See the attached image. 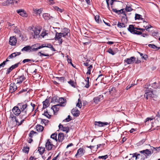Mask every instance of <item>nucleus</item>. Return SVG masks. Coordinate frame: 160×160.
Returning a JSON list of instances; mask_svg holds the SVG:
<instances>
[{
  "label": "nucleus",
  "mask_w": 160,
  "mask_h": 160,
  "mask_svg": "<svg viewBox=\"0 0 160 160\" xmlns=\"http://www.w3.org/2000/svg\"><path fill=\"white\" fill-rule=\"evenodd\" d=\"M36 130L38 132H41L43 131V127L40 125H38L36 126Z\"/></svg>",
  "instance_id": "nucleus-29"
},
{
  "label": "nucleus",
  "mask_w": 160,
  "mask_h": 160,
  "mask_svg": "<svg viewBox=\"0 0 160 160\" xmlns=\"http://www.w3.org/2000/svg\"><path fill=\"white\" fill-rule=\"evenodd\" d=\"M17 12L22 16L26 17L27 14L25 11L23 10L19 9L17 10Z\"/></svg>",
  "instance_id": "nucleus-17"
},
{
  "label": "nucleus",
  "mask_w": 160,
  "mask_h": 160,
  "mask_svg": "<svg viewBox=\"0 0 160 160\" xmlns=\"http://www.w3.org/2000/svg\"><path fill=\"white\" fill-rule=\"evenodd\" d=\"M139 152L142 153L143 154L141 155L140 154L135 153L133 154L132 157H135L136 159L140 158V160H145V159L148 158V156L152 153L148 149L140 151Z\"/></svg>",
  "instance_id": "nucleus-1"
},
{
  "label": "nucleus",
  "mask_w": 160,
  "mask_h": 160,
  "mask_svg": "<svg viewBox=\"0 0 160 160\" xmlns=\"http://www.w3.org/2000/svg\"><path fill=\"white\" fill-rule=\"evenodd\" d=\"M146 140V139H143L141 141H140V142H139L138 143H137V145L138 146H140L142 145L144 142H145Z\"/></svg>",
  "instance_id": "nucleus-48"
},
{
  "label": "nucleus",
  "mask_w": 160,
  "mask_h": 160,
  "mask_svg": "<svg viewBox=\"0 0 160 160\" xmlns=\"http://www.w3.org/2000/svg\"><path fill=\"white\" fill-rule=\"evenodd\" d=\"M71 118V117L69 115L68 116V117L67 118H66V119L63 120V121H66L67 122H68L72 119Z\"/></svg>",
  "instance_id": "nucleus-46"
},
{
  "label": "nucleus",
  "mask_w": 160,
  "mask_h": 160,
  "mask_svg": "<svg viewBox=\"0 0 160 160\" xmlns=\"http://www.w3.org/2000/svg\"><path fill=\"white\" fill-rule=\"evenodd\" d=\"M70 32V30L67 28H64L62 31L61 34H62V37H65L67 36H68L69 33Z\"/></svg>",
  "instance_id": "nucleus-10"
},
{
  "label": "nucleus",
  "mask_w": 160,
  "mask_h": 160,
  "mask_svg": "<svg viewBox=\"0 0 160 160\" xmlns=\"http://www.w3.org/2000/svg\"><path fill=\"white\" fill-rule=\"evenodd\" d=\"M62 36V34L61 32L58 33V32H56L54 39L55 40H59V39H61Z\"/></svg>",
  "instance_id": "nucleus-25"
},
{
  "label": "nucleus",
  "mask_w": 160,
  "mask_h": 160,
  "mask_svg": "<svg viewBox=\"0 0 160 160\" xmlns=\"http://www.w3.org/2000/svg\"><path fill=\"white\" fill-rule=\"evenodd\" d=\"M58 127L60 130L64 132H66L67 133L68 132L69 130V128L68 127H63L61 124H59Z\"/></svg>",
  "instance_id": "nucleus-11"
},
{
  "label": "nucleus",
  "mask_w": 160,
  "mask_h": 160,
  "mask_svg": "<svg viewBox=\"0 0 160 160\" xmlns=\"http://www.w3.org/2000/svg\"><path fill=\"white\" fill-rule=\"evenodd\" d=\"M16 38L14 36L10 37L9 41V44L12 46L14 45L17 43Z\"/></svg>",
  "instance_id": "nucleus-12"
},
{
  "label": "nucleus",
  "mask_w": 160,
  "mask_h": 160,
  "mask_svg": "<svg viewBox=\"0 0 160 160\" xmlns=\"http://www.w3.org/2000/svg\"><path fill=\"white\" fill-rule=\"evenodd\" d=\"M90 62V60H87L83 64L84 66L86 67H89L91 64L89 63V62Z\"/></svg>",
  "instance_id": "nucleus-44"
},
{
  "label": "nucleus",
  "mask_w": 160,
  "mask_h": 160,
  "mask_svg": "<svg viewBox=\"0 0 160 160\" xmlns=\"http://www.w3.org/2000/svg\"><path fill=\"white\" fill-rule=\"evenodd\" d=\"M42 115H44L48 118L51 117V115L48 113L47 111H45L44 113L42 114Z\"/></svg>",
  "instance_id": "nucleus-42"
},
{
  "label": "nucleus",
  "mask_w": 160,
  "mask_h": 160,
  "mask_svg": "<svg viewBox=\"0 0 160 160\" xmlns=\"http://www.w3.org/2000/svg\"><path fill=\"white\" fill-rule=\"evenodd\" d=\"M40 119L41 120V123L42 124L44 123L45 125L47 124L49 122V121L48 120H46L42 118H40Z\"/></svg>",
  "instance_id": "nucleus-38"
},
{
  "label": "nucleus",
  "mask_w": 160,
  "mask_h": 160,
  "mask_svg": "<svg viewBox=\"0 0 160 160\" xmlns=\"http://www.w3.org/2000/svg\"><path fill=\"white\" fill-rule=\"evenodd\" d=\"M134 27V25H130L129 26V27L128 28V30L131 33L137 34L138 35H141L142 33L141 31H138Z\"/></svg>",
  "instance_id": "nucleus-3"
},
{
  "label": "nucleus",
  "mask_w": 160,
  "mask_h": 160,
  "mask_svg": "<svg viewBox=\"0 0 160 160\" xmlns=\"http://www.w3.org/2000/svg\"><path fill=\"white\" fill-rule=\"evenodd\" d=\"M99 15H96L95 17V19L96 22L98 23H100L101 22V20H99Z\"/></svg>",
  "instance_id": "nucleus-41"
},
{
  "label": "nucleus",
  "mask_w": 160,
  "mask_h": 160,
  "mask_svg": "<svg viewBox=\"0 0 160 160\" xmlns=\"http://www.w3.org/2000/svg\"><path fill=\"white\" fill-rule=\"evenodd\" d=\"M108 158L107 155H105L104 156H100L98 157L99 159H103L105 160Z\"/></svg>",
  "instance_id": "nucleus-55"
},
{
  "label": "nucleus",
  "mask_w": 160,
  "mask_h": 160,
  "mask_svg": "<svg viewBox=\"0 0 160 160\" xmlns=\"http://www.w3.org/2000/svg\"><path fill=\"white\" fill-rule=\"evenodd\" d=\"M28 111L27 109H26L25 111H21V115L20 116L21 117V118H24V119L26 118L27 115V112Z\"/></svg>",
  "instance_id": "nucleus-23"
},
{
  "label": "nucleus",
  "mask_w": 160,
  "mask_h": 160,
  "mask_svg": "<svg viewBox=\"0 0 160 160\" xmlns=\"http://www.w3.org/2000/svg\"><path fill=\"white\" fill-rule=\"evenodd\" d=\"M26 79V78L24 75H22L20 76H18L17 78V83L19 84H21L22 82L24 80Z\"/></svg>",
  "instance_id": "nucleus-13"
},
{
  "label": "nucleus",
  "mask_w": 160,
  "mask_h": 160,
  "mask_svg": "<svg viewBox=\"0 0 160 160\" xmlns=\"http://www.w3.org/2000/svg\"><path fill=\"white\" fill-rule=\"evenodd\" d=\"M71 112L74 116L78 117L79 115V111L78 110L73 109H72Z\"/></svg>",
  "instance_id": "nucleus-19"
},
{
  "label": "nucleus",
  "mask_w": 160,
  "mask_h": 160,
  "mask_svg": "<svg viewBox=\"0 0 160 160\" xmlns=\"http://www.w3.org/2000/svg\"><path fill=\"white\" fill-rule=\"evenodd\" d=\"M135 61L136 58L134 57H131L130 58H127L124 60L125 62L128 64H131Z\"/></svg>",
  "instance_id": "nucleus-15"
},
{
  "label": "nucleus",
  "mask_w": 160,
  "mask_h": 160,
  "mask_svg": "<svg viewBox=\"0 0 160 160\" xmlns=\"http://www.w3.org/2000/svg\"><path fill=\"white\" fill-rule=\"evenodd\" d=\"M42 10L41 8H40V9H36L34 11V12L36 14H40L42 12Z\"/></svg>",
  "instance_id": "nucleus-45"
},
{
  "label": "nucleus",
  "mask_w": 160,
  "mask_h": 160,
  "mask_svg": "<svg viewBox=\"0 0 160 160\" xmlns=\"http://www.w3.org/2000/svg\"><path fill=\"white\" fill-rule=\"evenodd\" d=\"M108 52L109 53L111 54L112 55H114L115 54V53L113 51L112 49L111 48H110L108 49Z\"/></svg>",
  "instance_id": "nucleus-49"
},
{
  "label": "nucleus",
  "mask_w": 160,
  "mask_h": 160,
  "mask_svg": "<svg viewBox=\"0 0 160 160\" xmlns=\"http://www.w3.org/2000/svg\"><path fill=\"white\" fill-rule=\"evenodd\" d=\"M12 111L13 114L16 116L19 115L21 112L20 109L19 108L18 106L14 107L12 109Z\"/></svg>",
  "instance_id": "nucleus-6"
},
{
  "label": "nucleus",
  "mask_w": 160,
  "mask_h": 160,
  "mask_svg": "<svg viewBox=\"0 0 160 160\" xmlns=\"http://www.w3.org/2000/svg\"><path fill=\"white\" fill-rule=\"evenodd\" d=\"M10 4L14 5V4H17L19 2V0H11Z\"/></svg>",
  "instance_id": "nucleus-43"
},
{
  "label": "nucleus",
  "mask_w": 160,
  "mask_h": 160,
  "mask_svg": "<svg viewBox=\"0 0 160 160\" xmlns=\"http://www.w3.org/2000/svg\"><path fill=\"white\" fill-rule=\"evenodd\" d=\"M143 27H145V30L147 31H148V30L149 28L152 27V26L151 25H149L148 26H146L145 27L144 26H143Z\"/></svg>",
  "instance_id": "nucleus-62"
},
{
  "label": "nucleus",
  "mask_w": 160,
  "mask_h": 160,
  "mask_svg": "<svg viewBox=\"0 0 160 160\" xmlns=\"http://www.w3.org/2000/svg\"><path fill=\"white\" fill-rule=\"evenodd\" d=\"M84 152L85 150L83 148H80L78 150L77 152L75 155V157H77L78 156L81 157L84 154Z\"/></svg>",
  "instance_id": "nucleus-7"
},
{
  "label": "nucleus",
  "mask_w": 160,
  "mask_h": 160,
  "mask_svg": "<svg viewBox=\"0 0 160 160\" xmlns=\"http://www.w3.org/2000/svg\"><path fill=\"white\" fill-rule=\"evenodd\" d=\"M103 99V96L102 95H100L99 96L94 98L93 99V102L96 104L98 103V102L100 101V100Z\"/></svg>",
  "instance_id": "nucleus-16"
},
{
  "label": "nucleus",
  "mask_w": 160,
  "mask_h": 160,
  "mask_svg": "<svg viewBox=\"0 0 160 160\" xmlns=\"http://www.w3.org/2000/svg\"><path fill=\"white\" fill-rule=\"evenodd\" d=\"M111 7L112 9V10L113 12H115L118 14L120 13H124L123 9H121L120 10H117L116 9L113 8L112 6Z\"/></svg>",
  "instance_id": "nucleus-20"
},
{
  "label": "nucleus",
  "mask_w": 160,
  "mask_h": 160,
  "mask_svg": "<svg viewBox=\"0 0 160 160\" xmlns=\"http://www.w3.org/2000/svg\"><path fill=\"white\" fill-rule=\"evenodd\" d=\"M38 53H40V56L41 57L42 56H49V55L48 54H44V53H41V52H39Z\"/></svg>",
  "instance_id": "nucleus-63"
},
{
  "label": "nucleus",
  "mask_w": 160,
  "mask_h": 160,
  "mask_svg": "<svg viewBox=\"0 0 160 160\" xmlns=\"http://www.w3.org/2000/svg\"><path fill=\"white\" fill-rule=\"evenodd\" d=\"M60 103V106H64V105L63 104L66 102V100L62 98H60L59 99V101Z\"/></svg>",
  "instance_id": "nucleus-26"
},
{
  "label": "nucleus",
  "mask_w": 160,
  "mask_h": 160,
  "mask_svg": "<svg viewBox=\"0 0 160 160\" xmlns=\"http://www.w3.org/2000/svg\"><path fill=\"white\" fill-rule=\"evenodd\" d=\"M89 78L88 77H87L86 78V79L85 80V81L86 82V84L84 86V87L86 88H89Z\"/></svg>",
  "instance_id": "nucleus-35"
},
{
  "label": "nucleus",
  "mask_w": 160,
  "mask_h": 160,
  "mask_svg": "<svg viewBox=\"0 0 160 160\" xmlns=\"http://www.w3.org/2000/svg\"><path fill=\"white\" fill-rule=\"evenodd\" d=\"M29 147H24L22 150L24 152L28 153L29 151Z\"/></svg>",
  "instance_id": "nucleus-39"
},
{
  "label": "nucleus",
  "mask_w": 160,
  "mask_h": 160,
  "mask_svg": "<svg viewBox=\"0 0 160 160\" xmlns=\"http://www.w3.org/2000/svg\"><path fill=\"white\" fill-rule=\"evenodd\" d=\"M38 47H39L38 44H36L31 46V52L36 51L38 49H39V48H38Z\"/></svg>",
  "instance_id": "nucleus-22"
},
{
  "label": "nucleus",
  "mask_w": 160,
  "mask_h": 160,
  "mask_svg": "<svg viewBox=\"0 0 160 160\" xmlns=\"http://www.w3.org/2000/svg\"><path fill=\"white\" fill-rule=\"evenodd\" d=\"M42 17L45 19L47 20H49L51 18H52V17L48 13H43L42 15Z\"/></svg>",
  "instance_id": "nucleus-24"
},
{
  "label": "nucleus",
  "mask_w": 160,
  "mask_h": 160,
  "mask_svg": "<svg viewBox=\"0 0 160 160\" xmlns=\"http://www.w3.org/2000/svg\"><path fill=\"white\" fill-rule=\"evenodd\" d=\"M38 151L39 152L40 154L42 155L45 151V149L44 148L39 147Z\"/></svg>",
  "instance_id": "nucleus-33"
},
{
  "label": "nucleus",
  "mask_w": 160,
  "mask_h": 160,
  "mask_svg": "<svg viewBox=\"0 0 160 160\" xmlns=\"http://www.w3.org/2000/svg\"><path fill=\"white\" fill-rule=\"evenodd\" d=\"M92 68L93 67L92 65H90V66L88 67V71L86 73V74L87 75H90L91 74V70L92 69Z\"/></svg>",
  "instance_id": "nucleus-34"
},
{
  "label": "nucleus",
  "mask_w": 160,
  "mask_h": 160,
  "mask_svg": "<svg viewBox=\"0 0 160 160\" xmlns=\"http://www.w3.org/2000/svg\"><path fill=\"white\" fill-rule=\"evenodd\" d=\"M17 86L14 83H11L10 85V92L13 93L17 90Z\"/></svg>",
  "instance_id": "nucleus-9"
},
{
  "label": "nucleus",
  "mask_w": 160,
  "mask_h": 160,
  "mask_svg": "<svg viewBox=\"0 0 160 160\" xmlns=\"http://www.w3.org/2000/svg\"><path fill=\"white\" fill-rule=\"evenodd\" d=\"M30 61H31L30 59H26L23 60L22 61V62L23 63H25L26 62H28Z\"/></svg>",
  "instance_id": "nucleus-64"
},
{
  "label": "nucleus",
  "mask_w": 160,
  "mask_h": 160,
  "mask_svg": "<svg viewBox=\"0 0 160 160\" xmlns=\"http://www.w3.org/2000/svg\"><path fill=\"white\" fill-rule=\"evenodd\" d=\"M126 10L127 12H130L132 10V9L131 7L129 6H128V5H127Z\"/></svg>",
  "instance_id": "nucleus-50"
},
{
  "label": "nucleus",
  "mask_w": 160,
  "mask_h": 160,
  "mask_svg": "<svg viewBox=\"0 0 160 160\" xmlns=\"http://www.w3.org/2000/svg\"><path fill=\"white\" fill-rule=\"evenodd\" d=\"M141 16H142L141 15L138 14L136 13L135 14V20L139 19H140V17Z\"/></svg>",
  "instance_id": "nucleus-56"
},
{
  "label": "nucleus",
  "mask_w": 160,
  "mask_h": 160,
  "mask_svg": "<svg viewBox=\"0 0 160 160\" xmlns=\"http://www.w3.org/2000/svg\"><path fill=\"white\" fill-rule=\"evenodd\" d=\"M45 147L46 149L48 151L54 150L56 148V146L53 145L52 141L49 139L47 140L45 144Z\"/></svg>",
  "instance_id": "nucleus-2"
},
{
  "label": "nucleus",
  "mask_w": 160,
  "mask_h": 160,
  "mask_svg": "<svg viewBox=\"0 0 160 160\" xmlns=\"http://www.w3.org/2000/svg\"><path fill=\"white\" fill-rule=\"evenodd\" d=\"M19 63H18L15 64L14 65H12L10 67L12 69V70L14 68H15L18 67V64Z\"/></svg>",
  "instance_id": "nucleus-52"
},
{
  "label": "nucleus",
  "mask_w": 160,
  "mask_h": 160,
  "mask_svg": "<svg viewBox=\"0 0 160 160\" xmlns=\"http://www.w3.org/2000/svg\"><path fill=\"white\" fill-rule=\"evenodd\" d=\"M94 124L96 126H98L99 127H102L105 125H108L109 124L108 122H103L100 121H95L94 122Z\"/></svg>",
  "instance_id": "nucleus-14"
},
{
  "label": "nucleus",
  "mask_w": 160,
  "mask_h": 160,
  "mask_svg": "<svg viewBox=\"0 0 160 160\" xmlns=\"http://www.w3.org/2000/svg\"><path fill=\"white\" fill-rule=\"evenodd\" d=\"M57 133H54L52 134L51 136V138L55 140L56 142H57L58 141L57 138Z\"/></svg>",
  "instance_id": "nucleus-36"
},
{
  "label": "nucleus",
  "mask_w": 160,
  "mask_h": 160,
  "mask_svg": "<svg viewBox=\"0 0 160 160\" xmlns=\"http://www.w3.org/2000/svg\"><path fill=\"white\" fill-rule=\"evenodd\" d=\"M116 1L115 0H106V2L107 4H110L111 5H112L113 2Z\"/></svg>",
  "instance_id": "nucleus-47"
},
{
  "label": "nucleus",
  "mask_w": 160,
  "mask_h": 160,
  "mask_svg": "<svg viewBox=\"0 0 160 160\" xmlns=\"http://www.w3.org/2000/svg\"><path fill=\"white\" fill-rule=\"evenodd\" d=\"M49 98H47L46 100L43 102V108L44 109L48 107V105L49 102Z\"/></svg>",
  "instance_id": "nucleus-27"
},
{
  "label": "nucleus",
  "mask_w": 160,
  "mask_h": 160,
  "mask_svg": "<svg viewBox=\"0 0 160 160\" xmlns=\"http://www.w3.org/2000/svg\"><path fill=\"white\" fill-rule=\"evenodd\" d=\"M153 92L152 91L148 90L146 92L144 96V98L148 100L149 98H152L153 97Z\"/></svg>",
  "instance_id": "nucleus-5"
},
{
  "label": "nucleus",
  "mask_w": 160,
  "mask_h": 160,
  "mask_svg": "<svg viewBox=\"0 0 160 160\" xmlns=\"http://www.w3.org/2000/svg\"><path fill=\"white\" fill-rule=\"evenodd\" d=\"M12 70V69L10 67L8 69L7 71L6 74L7 75L9 74Z\"/></svg>",
  "instance_id": "nucleus-60"
},
{
  "label": "nucleus",
  "mask_w": 160,
  "mask_h": 160,
  "mask_svg": "<svg viewBox=\"0 0 160 160\" xmlns=\"http://www.w3.org/2000/svg\"><path fill=\"white\" fill-rule=\"evenodd\" d=\"M56 78L60 81H63L65 80V78L64 77H56Z\"/></svg>",
  "instance_id": "nucleus-59"
},
{
  "label": "nucleus",
  "mask_w": 160,
  "mask_h": 160,
  "mask_svg": "<svg viewBox=\"0 0 160 160\" xmlns=\"http://www.w3.org/2000/svg\"><path fill=\"white\" fill-rule=\"evenodd\" d=\"M78 102L76 106L80 108H81L82 106V102L80 100V99H78Z\"/></svg>",
  "instance_id": "nucleus-53"
},
{
  "label": "nucleus",
  "mask_w": 160,
  "mask_h": 160,
  "mask_svg": "<svg viewBox=\"0 0 160 160\" xmlns=\"http://www.w3.org/2000/svg\"><path fill=\"white\" fill-rule=\"evenodd\" d=\"M36 133V132H35L33 130L31 131L30 133L29 134V136L31 137V138H32L34 134Z\"/></svg>",
  "instance_id": "nucleus-54"
},
{
  "label": "nucleus",
  "mask_w": 160,
  "mask_h": 160,
  "mask_svg": "<svg viewBox=\"0 0 160 160\" xmlns=\"http://www.w3.org/2000/svg\"><path fill=\"white\" fill-rule=\"evenodd\" d=\"M64 135L63 133H59L58 134V139L57 140L58 142H62L64 139Z\"/></svg>",
  "instance_id": "nucleus-21"
},
{
  "label": "nucleus",
  "mask_w": 160,
  "mask_h": 160,
  "mask_svg": "<svg viewBox=\"0 0 160 160\" xmlns=\"http://www.w3.org/2000/svg\"><path fill=\"white\" fill-rule=\"evenodd\" d=\"M31 47L30 46H27L25 47H24L23 48L21 49V51H28L30 50V52H31Z\"/></svg>",
  "instance_id": "nucleus-32"
},
{
  "label": "nucleus",
  "mask_w": 160,
  "mask_h": 160,
  "mask_svg": "<svg viewBox=\"0 0 160 160\" xmlns=\"http://www.w3.org/2000/svg\"><path fill=\"white\" fill-rule=\"evenodd\" d=\"M117 26L120 28H125L127 27V25L126 24L123 22H122V23H121L118 22L117 24Z\"/></svg>",
  "instance_id": "nucleus-31"
},
{
  "label": "nucleus",
  "mask_w": 160,
  "mask_h": 160,
  "mask_svg": "<svg viewBox=\"0 0 160 160\" xmlns=\"http://www.w3.org/2000/svg\"><path fill=\"white\" fill-rule=\"evenodd\" d=\"M48 34V33L46 32V31L44 32H42L40 34V36L43 38L45 36Z\"/></svg>",
  "instance_id": "nucleus-57"
},
{
  "label": "nucleus",
  "mask_w": 160,
  "mask_h": 160,
  "mask_svg": "<svg viewBox=\"0 0 160 160\" xmlns=\"http://www.w3.org/2000/svg\"><path fill=\"white\" fill-rule=\"evenodd\" d=\"M41 29L42 28L40 26H36L34 27V29L33 30L34 32V34L33 35L34 38H36L38 37V36L40 33Z\"/></svg>",
  "instance_id": "nucleus-4"
},
{
  "label": "nucleus",
  "mask_w": 160,
  "mask_h": 160,
  "mask_svg": "<svg viewBox=\"0 0 160 160\" xmlns=\"http://www.w3.org/2000/svg\"><path fill=\"white\" fill-rule=\"evenodd\" d=\"M11 0H8L6 1H5L3 2L2 3V5L5 6H8L9 5V4H10V2H11L10 1Z\"/></svg>",
  "instance_id": "nucleus-37"
},
{
  "label": "nucleus",
  "mask_w": 160,
  "mask_h": 160,
  "mask_svg": "<svg viewBox=\"0 0 160 160\" xmlns=\"http://www.w3.org/2000/svg\"><path fill=\"white\" fill-rule=\"evenodd\" d=\"M54 9L55 10H57V11L60 12H62L63 11V9H62L59 8L58 7H57V6L55 7H54Z\"/></svg>",
  "instance_id": "nucleus-51"
},
{
  "label": "nucleus",
  "mask_w": 160,
  "mask_h": 160,
  "mask_svg": "<svg viewBox=\"0 0 160 160\" xmlns=\"http://www.w3.org/2000/svg\"><path fill=\"white\" fill-rule=\"evenodd\" d=\"M16 56H17V54H16V53L14 52V53H13L12 54H11L10 55H9L8 56V58H9V59L12 58H14Z\"/></svg>",
  "instance_id": "nucleus-40"
},
{
  "label": "nucleus",
  "mask_w": 160,
  "mask_h": 160,
  "mask_svg": "<svg viewBox=\"0 0 160 160\" xmlns=\"http://www.w3.org/2000/svg\"><path fill=\"white\" fill-rule=\"evenodd\" d=\"M68 82L71 85L72 87H75V86L74 84V82L73 81L70 80V81H68Z\"/></svg>",
  "instance_id": "nucleus-58"
},
{
  "label": "nucleus",
  "mask_w": 160,
  "mask_h": 160,
  "mask_svg": "<svg viewBox=\"0 0 160 160\" xmlns=\"http://www.w3.org/2000/svg\"><path fill=\"white\" fill-rule=\"evenodd\" d=\"M148 46L151 48L155 49L156 50H158L160 49V47H158L153 44H149L148 45Z\"/></svg>",
  "instance_id": "nucleus-30"
},
{
  "label": "nucleus",
  "mask_w": 160,
  "mask_h": 160,
  "mask_svg": "<svg viewBox=\"0 0 160 160\" xmlns=\"http://www.w3.org/2000/svg\"><path fill=\"white\" fill-rule=\"evenodd\" d=\"M67 57L68 63H71V62H72V60L71 58H70L69 56H67Z\"/></svg>",
  "instance_id": "nucleus-61"
},
{
  "label": "nucleus",
  "mask_w": 160,
  "mask_h": 160,
  "mask_svg": "<svg viewBox=\"0 0 160 160\" xmlns=\"http://www.w3.org/2000/svg\"><path fill=\"white\" fill-rule=\"evenodd\" d=\"M123 14L124 15L122 17L121 19L122 22L126 24L128 21V20L127 19L126 15L124 12V13Z\"/></svg>",
  "instance_id": "nucleus-28"
},
{
  "label": "nucleus",
  "mask_w": 160,
  "mask_h": 160,
  "mask_svg": "<svg viewBox=\"0 0 160 160\" xmlns=\"http://www.w3.org/2000/svg\"><path fill=\"white\" fill-rule=\"evenodd\" d=\"M60 106L59 104L54 105L52 107V109L53 110L54 113L57 112L59 109V107Z\"/></svg>",
  "instance_id": "nucleus-18"
},
{
  "label": "nucleus",
  "mask_w": 160,
  "mask_h": 160,
  "mask_svg": "<svg viewBox=\"0 0 160 160\" xmlns=\"http://www.w3.org/2000/svg\"><path fill=\"white\" fill-rule=\"evenodd\" d=\"M18 107H19V109L21 111H25L28 107V105L27 103H24L23 102H22L18 103Z\"/></svg>",
  "instance_id": "nucleus-8"
}]
</instances>
